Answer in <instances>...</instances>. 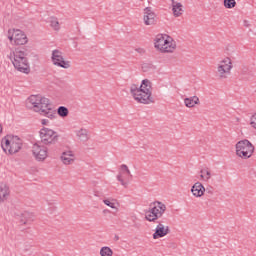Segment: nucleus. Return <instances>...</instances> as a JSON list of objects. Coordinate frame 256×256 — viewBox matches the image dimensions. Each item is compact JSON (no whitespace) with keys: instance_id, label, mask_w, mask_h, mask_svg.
<instances>
[{"instance_id":"nucleus-2","label":"nucleus","mask_w":256,"mask_h":256,"mask_svg":"<svg viewBox=\"0 0 256 256\" xmlns=\"http://www.w3.org/2000/svg\"><path fill=\"white\" fill-rule=\"evenodd\" d=\"M151 89V81L144 79L140 86L137 84H131L130 95L137 103H142V105H149L150 103L155 102L153 100V92Z\"/></svg>"},{"instance_id":"nucleus-20","label":"nucleus","mask_w":256,"mask_h":256,"mask_svg":"<svg viewBox=\"0 0 256 256\" xmlns=\"http://www.w3.org/2000/svg\"><path fill=\"white\" fill-rule=\"evenodd\" d=\"M172 11H173L174 17H181L184 11L183 4L175 0H172Z\"/></svg>"},{"instance_id":"nucleus-32","label":"nucleus","mask_w":256,"mask_h":256,"mask_svg":"<svg viewBox=\"0 0 256 256\" xmlns=\"http://www.w3.org/2000/svg\"><path fill=\"white\" fill-rule=\"evenodd\" d=\"M135 51L137 53H140V55H143V53H145V49H143V48H136Z\"/></svg>"},{"instance_id":"nucleus-4","label":"nucleus","mask_w":256,"mask_h":256,"mask_svg":"<svg viewBox=\"0 0 256 256\" xmlns=\"http://www.w3.org/2000/svg\"><path fill=\"white\" fill-rule=\"evenodd\" d=\"M167 211V205L161 201H154L150 204L149 209L145 212V219L150 223L159 221Z\"/></svg>"},{"instance_id":"nucleus-16","label":"nucleus","mask_w":256,"mask_h":256,"mask_svg":"<svg viewBox=\"0 0 256 256\" xmlns=\"http://www.w3.org/2000/svg\"><path fill=\"white\" fill-rule=\"evenodd\" d=\"M35 221V214L33 212L24 211L20 215V223L22 225H31Z\"/></svg>"},{"instance_id":"nucleus-21","label":"nucleus","mask_w":256,"mask_h":256,"mask_svg":"<svg viewBox=\"0 0 256 256\" xmlns=\"http://www.w3.org/2000/svg\"><path fill=\"white\" fill-rule=\"evenodd\" d=\"M76 136L79 139V141L86 143V141H89V130L81 128L80 130L76 131Z\"/></svg>"},{"instance_id":"nucleus-26","label":"nucleus","mask_w":256,"mask_h":256,"mask_svg":"<svg viewBox=\"0 0 256 256\" xmlns=\"http://www.w3.org/2000/svg\"><path fill=\"white\" fill-rule=\"evenodd\" d=\"M101 256H113V250L110 247L104 246L100 249Z\"/></svg>"},{"instance_id":"nucleus-3","label":"nucleus","mask_w":256,"mask_h":256,"mask_svg":"<svg viewBox=\"0 0 256 256\" xmlns=\"http://www.w3.org/2000/svg\"><path fill=\"white\" fill-rule=\"evenodd\" d=\"M29 55V52L27 49L22 48V50H16L13 52V60L12 63L17 69V71H20V73H25L26 75H29L31 73V68L29 67V60L27 59V56Z\"/></svg>"},{"instance_id":"nucleus-27","label":"nucleus","mask_w":256,"mask_h":256,"mask_svg":"<svg viewBox=\"0 0 256 256\" xmlns=\"http://www.w3.org/2000/svg\"><path fill=\"white\" fill-rule=\"evenodd\" d=\"M237 5V2L235 0H224V7L226 9H233Z\"/></svg>"},{"instance_id":"nucleus-36","label":"nucleus","mask_w":256,"mask_h":256,"mask_svg":"<svg viewBox=\"0 0 256 256\" xmlns=\"http://www.w3.org/2000/svg\"><path fill=\"white\" fill-rule=\"evenodd\" d=\"M103 213H109V210H104Z\"/></svg>"},{"instance_id":"nucleus-29","label":"nucleus","mask_w":256,"mask_h":256,"mask_svg":"<svg viewBox=\"0 0 256 256\" xmlns=\"http://www.w3.org/2000/svg\"><path fill=\"white\" fill-rule=\"evenodd\" d=\"M50 25L55 31H59V29H61L59 26V20H57V18H51Z\"/></svg>"},{"instance_id":"nucleus-24","label":"nucleus","mask_w":256,"mask_h":256,"mask_svg":"<svg viewBox=\"0 0 256 256\" xmlns=\"http://www.w3.org/2000/svg\"><path fill=\"white\" fill-rule=\"evenodd\" d=\"M200 173V177L204 181H209V179H211V170H209V168H203L202 170H200Z\"/></svg>"},{"instance_id":"nucleus-28","label":"nucleus","mask_w":256,"mask_h":256,"mask_svg":"<svg viewBox=\"0 0 256 256\" xmlns=\"http://www.w3.org/2000/svg\"><path fill=\"white\" fill-rule=\"evenodd\" d=\"M115 199H104L103 203L107 205V207H110L111 209H117V206H115Z\"/></svg>"},{"instance_id":"nucleus-6","label":"nucleus","mask_w":256,"mask_h":256,"mask_svg":"<svg viewBox=\"0 0 256 256\" xmlns=\"http://www.w3.org/2000/svg\"><path fill=\"white\" fill-rule=\"evenodd\" d=\"M255 151V146L249 140H241L236 143V155L242 159H249Z\"/></svg>"},{"instance_id":"nucleus-13","label":"nucleus","mask_w":256,"mask_h":256,"mask_svg":"<svg viewBox=\"0 0 256 256\" xmlns=\"http://www.w3.org/2000/svg\"><path fill=\"white\" fill-rule=\"evenodd\" d=\"M157 16L155 15V12H153V8L151 7H146L144 8V16L143 20L145 25H155L156 23V18Z\"/></svg>"},{"instance_id":"nucleus-12","label":"nucleus","mask_w":256,"mask_h":256,"mask_svg":"<svg viewBox=\"0 0 256 256\" xmlns=\"http://www.w3.org/2000/svg\"><path fill=\"white\" fill-rule=\"evenodd\" d=\"M155 223H157V226L153 233V239H161L171 233L169 226H165V224H163V220H157Z\"/></svg>"},{"instance_id":"nucleus-33","label":"nucleus","mask_w":256,"mask_h":256,"mask_svg":"<svg viewBox=\"0 0 256 256\" xmlns=\"http://www.w3.org/2000/svg\"><path fill=\"white\" fill-rule=\"evenodd\" d=\"M48 123H49V120H47V119L42 120V125H47Z\"/></svg>"},{"instance_id":"nucleus-25","label":"nucleus","mask_w":256,"mask_h":256,"mask_svg":"<svg viewBox=\"0 0 256 256\" xmlns=\"http://www.w3.org/2000/svg\"><path fill=\"white\" fill-rule=\"evenodd\" d=\"M57 113L59 117L65 118L69 115V109L65 106H60L57 109Z\"/></svg>"},{"instance_id":"nucleus-7","label":"nucleus","mask_w":256,"mask_h":256,"mask_svg":"<svg viewBox=\"0 0 256 256\" xmlns=\"http://www.w3.org/2000/svg\"><path fill=\"white\" fill-rule=\"evenodd\" d=\"M231 69H233V62L231 58L226 57L221 60L216 67V73L219 79H227L231 75Z\"/></svg>"},{"instance_id":"nucleus-14","label":"nucleus","mask_w":256,"mask_h":256,"mask_svg":"<svg viewBox=\"0 0 256 256\" xmlns=\"http://www.w3.org/2000/svg\"><path fill=\"white\" fill-rule=\"evenodd\" d=\"M123 175H128V177H133L131 174V170H129V167L126 164L120 165V172L117 175V181L123 185V187H127L128 183L123 179Z\"/></svg>"},{"instance_id":"nucleus-19","label":"nucleus","mask_w":256,"mask_h":256,"mask_svg":"<svg viewBox=\"0 0 256 256\" xmlns=\"http://www.w3.org/2000/svg\"><path fill=\"white\" fill-rule=\"evenodd\" d=\"M168 37L169 35L158 34L154 40L155 49H158V51L161 52L163 50V47L165 46V42L167 41Z\"/></svg>"},{"instance_id":"nucleus-15","label":"nucleus","mask_w":256,"mask_h":256,"mask_svg":"<svg viewBox=\"0 0 256 256\" xmlns=\"http://www.w3.org/2000/svg\"><path fill=\"white\" fill-rule=\"evenodd\" d=\"M177 49V42L171 38V36H168L166 38V42H164V46L161 50V53H173Z\"/></svg>"},{"instance_id":"nucleus-18","label":"nucleus","mask_w":256,"mask_h":256,"mask_svg":"<svg viewBox=\"0 0 256 256\" xmlns=\"http://www.w3.org/2000/svg\"><path fill=\"white\" fill-rule=\"evenodd\" d=\"M191 193L194 197H203L205 195V186L201 182H196L191 188Z\"/></svg>"},{"instance_id":"nucleus-5","label":"nucleus","mask_w":256,"mask_h":256,"mask_svg":"<svg viewBox=\"0 0 256 256\" xmlns=\"http://www.w3.org/2000/svg\"><path fill=\"white\" fill-rule=\"evenodd\" d=\"M1 147L4 153H8L9 155H15V153H19L20 149H23V140L19 138V136L8 135L2 139Z\"/></svg>"},{"instance_id":"nucleus-22","label":"nucleus","mask_w":256,"mask_h":256,"mask_svg":"<svg viewBox=\"0 0 256 256\" xmlns=\"http://www.w3.org/2000/svg\"><path fill=\"white\" fill-rule=\"evenodd\" d=\"M185 106L188 108L195 107L196 105H199V97L192 96L189 98L184 99Z\"/></svg>"},{"instance_id":"nucleus-9","label":"nucleus","mask_w":256,"mask_h":256,"mask_svg":"<svg viewBox=\"0 0 256 256\" xmlns=\"http://www.w3.org/2000/svg\"><path fill=\"white\" fill-rule=\"evenodd\" d=\"M51 60L53 65H56V67H61L62 69H69L71 67L70 61H65V58L63 57V52L60 50H53Z\"/></svg>"},{"instance_id":"nucleus-34","label":"nucleus","mask_w":256,"mask_h":256,"mask_svg":"<svg viewBox=\"0 0 256 256\" xmlns=\"http://www.w3.org/2000/svg\"><path fill=\"white\" fill-rule=\"evenodd\" d=\"M3 131V126L0 124V133Z\"/></svg>"},{"instance_id":"nucleus-1","label":"nucleus","mask_w":256,"mask_h":256,"mask_svg":"<svg viewBox=\"0 0 256 256\" xmlns=\"http://www.w3.org/2000/svg\"><path fill=\"white\" fill-rule=\"evenodd\" d=\"M26 107L33 109L36 113H40L48 119H55L57 113L51 108V103L48 98L40 95H31L26 101Z\"/></svg>"},{"instance_id":"nucleus-35","label":"nucleus","mask_w":256,"mask_h":256,"mask_svg":"<svg viewBox=\"0 0 256 256\" xmlns=\"http://www.w3.org/2000/svg\"><path fill=\"white\" fill-rule=\"evenodd\" d=\"M115 240H116V241H119V236H115Z\"/></svg>"},{"instance_id":"nucleus-10","label":"nucleus","mask_w":256,"mask_h":256,"mask_svg":"<svg viewBox=\"0 0 256 256\" xmlns=\"http://www.w3.org/2000/svg\"><path fill=\"white\" fill-rule=\"evenodd\" d=\"M8 39L11 41V43L14 41L15 45H26V43L29 41L27 39V35L21 30H9Z\"/></svg>"},{"instance_id":"nucleus-11","label":"nucleus","mask_w":256,"mask_h":256,"mask_svg":"<svg viewBox=\"0 0 256 256\" xmlns=\"http://www.w3.org/2000/svg\"><path fill=\"white\" fill-rule=\"evenodd\" d=\"M49 150L47 147L41 145V143L37 142L32 146V155L36 161H45L48 157Z\"/></svg>"},{"instance_id":"nucleus-30","label":"nucleus","mask_w":256,"mask_h":256,"mask_svg":"<svg viewBox=\"0 0 256 256\" xmlns=\"http://www.w3.org/2000/svg\"><path fill=\"white\" fill-rule=\"evenodd\" d=\"M249 73H250L249 67L243 66L241 69V75H249Z\"/></svg>"},{"instance_id":"nucleus-31","label":"nucleus","mask_w":256,"mask_h":256,"mask_svg":"<svg viewBox=\"0 0 256 256\" xmlns=\"http://www.w3.org/2000/svg\"><path fill=\"white\" fill-rule=\"evenodd\" d=\"M250 125L256 129V113L251 117Z\"/></svg>"},{"instance_id":"nucleus-23","label":"nucleus","mask_w":256,"mask_h":256,"mask_svg":"<svg viewBox=\"0 0 256 256\" xmlns=\"http://www.w3.org/2000/svg\"><path fill=\"white\" fill-rule=\"evenodd\" d=\"M9 197V186L0 184V201H5Z\"/></svg>"},{"instance_id":"nucleus-17","label":"nucleus","mask_w":256,"mask_h":256,"mask_svg":"<svg viewBox=\"0 0 256 256\" xmlns=\"http://www.w3.org/2000/svg\"><path fill=\"white\" fill-rule=\"evenodd\" d=\"M60 159L64 165H73L75 163V153L70 150L65 151L62 153Z\"/></svg>"},{"instance_id":"nucleus-8","label":"nucleus","mask_w":256,"mask_h":256,"mask_svg":"<svg viewBox=\"0 0 256 256\" xmlns=\"http://www.w3.org/2000/svg\"><path fill=\"white\" fill-rule=\"evenodd\" d=\"M40 139L43 145H55L59 141V135L54 130L42 128L40 130Z\"/></svg>"}]
</instances>
